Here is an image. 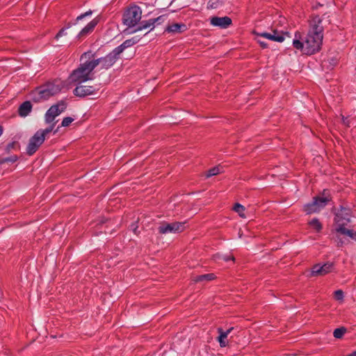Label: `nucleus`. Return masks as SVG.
I'll use <instances>...</instances> for the list:
<instances>
[{"label": "nucleus", "mask_w": 356, "mask_h": 356, "mask_svg": "<svg viewBox=\"0 0 356 356\" xmlns=\"http://www.w3.org/2000/svg\"><path fill=\"white\" fill-rule=\"evenodd\" d=\"M142 17V10L138 6H132L128 8L123 15V24L128 27L136 26Z\"/></svg>", "instance_id": "nucleus-5"}, {"label": "nucleus", "mask_w": 356, "mask_h": 356, "mask_svg": "<svg viewBox=\"0 0 356 356\" xmlns=\"http://www.w3.org/2000/svg\"><path fill=\"white\" fill-rule=\"evenodd\" d=\"M17 159H18L17 156L13 155V156H8V157L3 158L1 160V163H8V162L14 163L17 160Z\"/></svg>", "instance_id": "nucleus-30"}, {"label": "nucleus", "mask_w": 356, "mask_h": 356, "mask_svg": "<svg viewBox=\"0 0 356 356\" xmlns=\"http://www.w3.org/2000/svg\"><path fill=\"white\" fill-rule=\"evenodd\" d=\"M151 26H154V24L152 22V19L147 20V21H143L139 26L136 29H135L134 31H131V33H135L138 31H141L144 29H147L150 27Z\"/></svg>", "instance_id": "nucleus-22"}, {"label": "nucleus", "mask_w": 356, "mask_h": 356, "mask_svg": "<svg viewBox=\"0 0 356 356\" xmlns=\"http://www.w3.org/2000/svg\"><path fill=\"white\" fill-rule=\"evenodd\" d=\"M347 236H349L350 238L356 241V232H354L352 229V234H348Z\"/></svg>", "instance_id": "nucleus-36"}, {"label": "nucleus", "mask_w": 356, "mask_h": 356, "mask_svg": "<svg viewBox=\"0 0 356 356\" xmlns=\"http://www.w3.org/2000/svg\"><path fill=\"white\" fill-rule=\"evenodd\" d=\"M19 148V145L18 142L14 141V142H12V143H10L9 144H8V145L6 147V150L9 152L11 149H18Z\"/></svg>", "instance_id": "nucleus-28"}, {"label": "nucleus", "mask_w": 356, "mask_h": 356, "mask_svg": "<svg viewBox=\"0 0 356 356\" xmlns=\"http://www.w3.org/2000/svg\"><path fill=\"white\" fill-rule=\"evenodd\" d=\"M253 33L258 37L264 38L273 41L282 42L284 40L285 37H289V35L287 32L284 33L282 31H278L277 30H272V33L262 32L257 33L254 31Z\"/></svg>", "instance_id": "nucleus-10"}, {"label": "nucleus", "mask_w": 356, "mask_h": 356, "mask_svg": "<svg viewBox=\"0 0 356 356\" xmlns=\"http://www.w3.org/2000/svg\"><path fill=\"white\" fill-rule=\"evenodd\" d=\"M346 332V329L343 327L337 328L333 332V335L337 339H341Z\"/></svg>", "instance_id": "nucleus-27"}, {"label": "nucleus", "mask_w": 356, "mask_h": 356, "mask_svg": "<svg viewBox=\"0 0 356 356\" xmlns=\"http://www.w3.org/2000/svg\"><path fill=\"white\" fill-rule=\"evenodd\" d=\"M233 209L235 212L238 213V215L240 216V217L243 218H245V215L244 213V211H245V207L241 205V204L239 203H236L235 204V205L233 207Z\"/></svg>", "instance_id": "nucleus-24"}, {"label": "nucleus", "mask_w": 356, "mask_h": 356, "mask_svg": "<svg viewBox=\"0 0 356 356\" xmlns=\"http://www.w3.org/2000/svg\"><path fill=\"white\" fill-rule=\"evenodd\" d=\"M334 296L337 300H343V292L341 290H337L334 293Z\"/></svg>", "instance_id": "nucleus-32"}, {"label": "nucleus", "mask_w": 356, "mask_h": 356, "mask_svg": "<svg viewBox=\"0 0 356 356\" xmlns=\"http://www.w3.org/2000/svg\"><path fill=\"white\" fill-rule=\"evenodd\" d=\"M334 220L336 222L335 230L337 233L344 236L352 234V229L346 227L350 221V209L341 207L335 215Z\"/></svg>", "instance_id": "nucleus-4"}, {"label": "nucleus", "mask_w": 356, "mask_h": 356, "mask_svg": "<svg viewBox=\"0 0 356 356\" xmlns=\"http://www.w3.org/2000/svg\"><path fill=\"white\" fill-rule=\"evenodd\" d=\"M330 24V19L326 15L313 17L309 21V29L303 42L300 40V33H296L295 39L293 40V47L307 55H312L319 51L323 43V30Z\"/></svg>", "instance_id": "nucleus-1"}, {"label": "nucleus", "mask_w": 356, "mask_h": 356, "mask_svg": "<svg viewBox=\"0 0 356 356\" xmlns=\"http://www.w3.org/2000/svg\"><path fill=\"white\" fill-rule=\"evenodd\" d=\"M164 19H165V15H161L156 18H154V19H152V22L153 24H154L155 23H157V24H161L164 22Z\"/></svg>", "instance_id": "nucleus-33"}, {"label": "nucleus", "mask_w": 356, "mask_h": 356, "mask_svg": "<svg viewBox=\"0 0 356 356\" xmlns=\"http://www.w3.org/2000/svg\"><path fill=\"white\" fill-rule=\"evenodd\" d=\"M257 40L263 48H266L268 47V44L261 39L257 38Z\"/></svg>", "instance_id": "nucleus-35"}, {"label": "nucleus", "mask_w": 356, "mask_h": 356, "mask_svg": "<svg viewBox=\"0 0 356 356\" xmlns=\"http://www.w3.org/2000/svg\"><path fill=\"white\" fill-rule=\"evenodd\" d=\"M3 134V129L2 127L0 126V136H1V134Z\"/></svg>", "instance_id": "nucleus-38"}, {"label": "nucleus", "mask_w": 356, "mask_h": 356, "mask_svg": "<svg viewBox=\"0 0 356 356\" xmlns=\"http://www.w3.org/2000/svg\"><path fill=\"white\" fill-rule=\"evenodd\" d=\"M186 222H174L172 223L163 222L158 228L161 234L169 233H179L184 230Z\"/></svg>", "instance_id": "nucleus-9"}, {"label": "nucleus", "mask_w": 356, "mask_h": 356, "mask_svg": "<svg viewBox=\"0 0 356 356\" xmlns=\"http://www.w3.org/2000/svg\"><path fill=\"white\" fill-rule=\"evenodd\" d=\"M334 264L332 262H327L323 266L320 264H316L312 267L311 275L312 276H319L325 275L330 272L333 269Z\"/></svg>", "instance_id": "nucleus-12"}, {"label": "nucleus", "mask_w": 356, "mask_h": 356, "mask_svg": "<svg viewBox=\"0 0 356 356\" xmlns=\"http://www.w3.org/2000/svg\"><path fill=\"white\" fill-rule=\"evenodd\" d=\"M232 24V19L229 17H213L211 19V24L214 26H219L226 29Z\"/></svg>", "instance_id": "nucleus-14"}, {"label": "nucleus", "mask_w": 356, "mask_h": 356, "mask_svg": "<svg viewBox=\"0 0 356 356\" xmlns=\"http://www.w3.org/2000/svg\"><path fill=\"white\" fill-rule=\"evenodd\" d=\"M326 191H323L322 196H317L314 198L311 203H308L304 206V211L310 214L318 212L321 209L325 207L327 203L330 200L329 196L325 195Z\"/></svg>", "instance_id": "nucleus-6"}, {"label": "nucleus", "mask_w": 356, "mask_h": 356, "mask_svg": "<svg viewBox=\"0 0 356 356\" xmlns=\"http://www.w3.org/2000/svg\"><path fill=\"white\" fill-rule=\"evenodd\" d=\"M119 58V54H116L115 49L111 53L107 54L104 57H102L97 59H92V63L95 64V67L100 65V68L102 70H108L113 65L116 60Z\"/></svg>", "instance_id": "nucleus-8"}, {"label": "nucleus", "mask_w": 356, "mask_h": 356, "mask_svg": "<svg viewBox=\"0 0 356 356\" xmlns=\"http://www.w3.org/2000/svg\"><path fill=\"white\" fill-rule=\"evenodd\" d=\"M92 14V11L91 10H89L88 11L79 15L76 19V22L74 23V24H72V23H68L65 27L61 29L58 33L56 34V39H58L59 38L66 35V33H65V30L70 28L72 26V24H76L77 22H79L80 20H82L83 19H84L85 17H90L91 16V15Z\"/></svg>", "instance_id": "nucleus-15"}, {"label": "nucleus", "mask_w": 356, "mask_h": 356, "mask_svg": "<svg viewBox=\"0 0 356 356\" xmlns=\"http://www.w3.org/2000/svg\"><path fill=\"white\" fill-rule=\"evenodd\" d=\"M215 275L213 273L204 274L201 275H197L194 277L193 282H201L205 281H211L214 280Z\"/></svg>", "instance_id": "nucleus-21"}, {"label": "nucleus", "mask_w": 356, "mask_h": 356, "mask_svg": "<svg viewBox=\"0 0 356 356\" xmlns=\"http://www.w3.org/2000/svg\"><path fill=\"white\" fill-rule=\"evenodd\" d=\"M215 259H222V260H224L225 261H229L230 260L234 261V257L229 256V255H222V256L216 255L215 257Z\"/></svg>", "instance_id": "nucleus-31"}, {"label": "nucleus", "mask_w": 356, "mask_h": 356, "mask_svg": "<svg viewBox=\"0 0 356 356\" xmlns=\"http://www.w3.org/2000/svg\"><path fill=\"white\" fill-rule=\"evenodd\" d=\"M348 356H356V351H355L353 353L350 354Z\"/></svg>", "instance_id": "nucleus-37"}, {"label": "nucleus", "mask_w": 356, "mask_h": 356, "mask_svg": "<svg viewBox=\"0 0 356 356\" xmlns=\"http://www.w3.org/2000/svg\"><path fill=\"white\" fill-rule=\"evenodd\" d=\"M44 141V138L42 136L40 132L36 131L30 138L26 147V153L29 155H33Z\"/></svg>", "instance_id": "nucleus-11"}, {"label": "nucleus", "mask_w": 356, "mask_h": 356, "mask_svg": "<svg viewBox=\"0 0 356 356\" xmlns=\"http://www.w3.org/2000/svg\"><path fill=\"white\" fill-rule=\"evenodd\" d=\"M62 88L63 85L60 81L48 82L33 90L31 93V97L33 102H40L57 95Z\"/></svg>", "instance_id": "nucleus-3"}, {"label": "nucleus", "mask_w": 356, "mask_h": 356, "mask_svg": "<svg viewBox=\"0 0 356 356\" xmlns=\"http://www.w3.org/2000/svg\"><path fill=\"white\" fill-rule=\"evenodd\" d=\"M187 29L186 25L183 23H175L168 25L165 29V31L168 33H183Z\"/></svg>", "instance_id": "nucleus-19"}, {"label": "nucleus", "mask_w": 356, "mask_h": 356, "mask_svg": "<svg viewBox=\"0 0 356 356\" xmlns=\"http://www.w3.org/2000/svg\"><path fill=\"white\" fill-rule=\"evenodd\" d=\"M222 167L220 166V165L213 167V168H211L210 170H208L207 174V177H212V176L217 175H218V174L222 172Z\"/></svg>", "instance_id": "nucleus-23"}, {"label": "nucleus", "mask_w": 356, "mask_h": 356, "mask_svg": "<svg viewBox=\"0 0 356 356\" xmlns=\"http://www.w3.org/2000/svg\"><path fill=\"white\" fill-rule=\"evenodd\" d=\"M67 106V102L65 100H60L57 104L52 105L44 115L45 122L47 124L55 122V118L65 111Z\"/></svg>", "instance_id": "nucleus-7"}, {"label": "nucleus", "mask_w": 356, "mask_h": 356, "mask_svg": "<svg viewBox=\"0 0 356 356\" xmlns=\"http://www.w3.org/2000/svg\"><path fill=\"white\" fill-rule=\"evenodd\" d=\"M309 225L316 232H320L322 229V225L317 218L312 219L309 222Z\"/></svg>", "instance_id": "nucleus-26"}, {"label": "nucleus", "mask_w": 356, "mask_h": 356, "mask_svg": "<svg viewBox=\"0 0 356 356\" xmlns=\"http://www.w3.org/2000/svg\"><path fill=\"white\" fill-rule=\"evenodd\" d=\"M140 38L138 36H135L131 38V39L126 40L123 43H122L120 46L117 47L114 49L116 51V54H118L119 55L123 52V51L134 44H136L140 41Z\"/></svg>", "instance_id": "nucleus-17"}, {"label": "nucleus", "mask_w": 356, "mask_h": 356, "mask_svg": "<svg viewBox=\"0 0 356 356\" xmlns=\"http://www.w3.org/2000/svg\"><path fill=\"white\" fill-rule=\"evenodd\" d=\"M32 110V104L31 102L26 101L23 102L18 108V113L21 117L27 116Z\"/></svg>", "instance_id": "nucleus-20"}, {"label": "nucleus", "mask_w": 356, "mask_h": 356, "mask_svg": "<svg viewBox=\"0 0 356 356\" xmlns=\"http://www.w3.org/2000/svg\"><path fill=\"white\" fill-rule=\"evenodd\" d=\"M342 122H343V123L345 125H346L348 127L350 126V120H349V119L348 118H345V117L343 116L342 117Z\"/></svg>", "instance_id": "nucleus-34"}, {"label": "nucleus", "mask_w": 356, "mask_h": 356, "mask_svg": "<svg viewBox=\"0 0 356 356\" xmlns=\"http://www.w3.org/2000/svg\"><path fill=\"white\" fill-rule=\"evenodd\" d=\"M55 124H56V122H52V123H50L49 124V126L44 129H39L38 131H37L38 132H40L41 133V135L42 137H44L45 138V136L49 134L50 132H51L54 129V127H55Z\"/></svg>", "instance_id": "nucleus-25"}, {"label": "nucleus", "mask_w": 356, "mask_h": 356, "mask_svg": "<svg viewBox=\"0 0 356 356\" xmlns=\"http://www.w3.org/2000/svg\"><path fill=\"white\" fill-rule=\"evenodd\" d=\"M98 23V20L97 19H92L90 22L84 28L81 29V31L77 35V38L81 40L85 38L86 35L92 32L95 27L97 26Z\"/></svg>", "instance_id": "nucleus-16"}, {"label": "nucleus", "mask_w": 356, "mask_h": 356, "mask_svg": "<svg viewBox=\"0 0 356 356\" xmlns=\"http://www.w3.org/2000/svg\"><path fill=\"white\" fill-rule=\"evenodd\" d=\"M73 121L74 119L71 117L64 118L61 122V127H68Z\"/></svg>", "instance_id": "nucleus-29"}, {"label": "nucleus", "mask_w": 356, "mask_h": 356, "mask_svg": "<svg viewBox=\"0 0 356 356\" xmlns=\"http://www.w3.org/2000/svg\"><path fill=\"white\" fill-rule=\"evenodd\" d=\"M234 327H230L226 331H224L222 327H218L217 331L219 334L218 337V341L220 343V347H226L228 344V341L227 339L229 334L233 330Z\"/></svg>", "instance_id": "nucleus-18"}, {"label": "nucleus", "mask_w": 356, "mask_h": 356, "mask_svg": "<svg viewBox=\"0 0 356 356\" xmlns=\"http://www.w3.org/2000/svg\"><path fill=\"white\" fill-rule=\"evenodd\" d=\"M345 216H346V214H343V215H342V217H345Z\"/></svg>", "instance_id": "nucleus-39"}, {"label": "nucleus", "mask_w": 356, "mask_h": 356, "mask_svg": "<svg viewBox=\"0 0 356 356\" xmlns=\"http://www.w3.org/2000/svg\"><path fill=\"white\" fill-rule=\"evenodd\" d=\"M93 57L94 54L91 51L85 52L81 55V60L83 62L70 74V82L81 83L93 79L92 71L95 68V64L90 60Z\"/></svg>", "instance_id": "nucleus-2"}, {"label": "nucleus", "mask_w": 356, "mask_h": 356, "mask_svg": "<svg viewBox=\"0 0 356 356\" xmlns=\"http://www.w3.org/2000/svg\"><path fill=\"white\" fill-rule=\"evenodd\" d=\"M98 89L90 86H76L73 92L77 97H83L88 95H93Z\"/></svg>", "instance_id": "nucleus-13"}]
</instances>
